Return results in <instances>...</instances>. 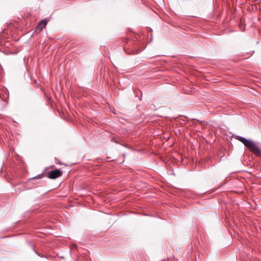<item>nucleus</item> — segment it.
Listing matches in <instances>:
<instances>
[{"label":"nucleus","mask_w":261,"mask_h":261,"mask_svg":"<svg viewBox=\"0 0 261 261\" xmlns=\"http://www.w3.org/2000/svg\"><path fill=\"white\" fill-rule=\"evenodd\" d=\"M47 22L45 19L40 21L38 24V27L40 28L41 30L42 29L46 26Z\"/></svg>","instance_id":"3"},{"label":"nucleus","mask_w":261,"mask_h":261,"mask_svg":"<svg viewBox=\"0 0 261 261\" xmlns=\"http://www.w3.org/2000/svg\"><path fill=\"white\" fill-rule=\"evenodd\" d=\"M63 171L60 169H55L47 173L46 176L50 179H56L62 175Z\"/></svg>","instance_id":"2"},{"label":"nucleus","mask_w":261,"mask_h":261,"mask_svg":"<svg viewBox=\"0 0 261 261\" xmlns=\"http://www.w3.org/2000/svg\"><path fill=\"white\" fill-rule=\"evenodd\" d=\"M236 139L242 142L248 149L257 156H259L261 153V150L253 141L248 140L241 136H237Z\"/></svg>","instance_id":"1"}]
</instances>
